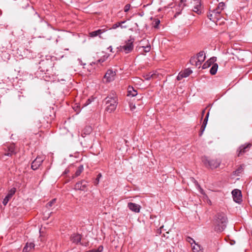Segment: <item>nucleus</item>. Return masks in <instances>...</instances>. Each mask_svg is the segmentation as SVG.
Instances as JSON below:
<instances>
[{
	"mask_svg": "<svg viewBox=\"0 0 252 252\" xmlns=\"http://www.w3.org/2000/svg\"><path fill=\"white\" fill-rule=\"evenodd\" d=\"M153 76H154V74H151V73H149L148 74H144L143 77L144 78V79L145 80H149L151 78H152Z\"/></svg>",
	"mask_w": 252,
	"mask_h": 252,
	"instance_id": "obj_27",
	"label": "nucleus"
},
{
	"mask_svg": "<svg viewBox=\"0 0 252 252\" xmlns=\"http://www.w3.org/2000/svg\"><path fill=\"white\" fill-rule=\"evenodd\" d=\"M221 11V10L218 9V7H217L216 9L211 11V12L213 13L214 16L216 18V19L219 20L220 17V15Z\"/></svg>",
	"mask_w": 252,
	"mask_h": 252,
	"instance_id": "obj_19",
	"label": "nucleus"
},
{
	"mask_svg": "<svg viewBox=\"0 0 252 252\" xmlns=\"http://www.w3.org/2000/svg\"><path fill=\"white\" fill-rule=\"evenodd\" d=\"M102 33V30L99 29V30H96L95 31L92 32H91L90 33V35L91 37H95V36H96Z\"/></svg>",
	"mask_w": 252,
	"mask_h": 252,
	"instance_id": "obj_23",
	"label": "nucleus"
},
{
	"mask_svg": "<svg viewBox=\"0 0 252 252\" xmlns=\"http://www.w3.org/2000/svg\"><path fill=\"white\" fill-rule=\"evenodd\" d=\"M227 223V218L225 214L223 213L217 214L213 221L214 230L217 232H222L225 228Z\"/></svg>",
	"mask_w": 252,
	"mask_h": 252,
	"instance_id": "obj_1",
	"label": "nucleus"
},
{
	"mask_svg": "<svg viewBox=\"0 0 252 252\" xmlns=\"http://www.w3.org/2000/svg\"><path fill=\"white\" fill-rule=\"evenodd\" d=\"M81 240V236L79 234H73L71 235L70 236V240L72 243H75L76 244H78L79 243L82 245H85V246H87V245H84L83 243H80Z\"/></svg>",
	"mask_w": 252,
	"mask_h": 252,
	"instance_id": "obj_12",
	"label": "nucleus"
},
{
	"mask_svg": "<svg viewBox=\"0 0 252 252\" xmlns=\"http://www.w3.org/2000/svg\"><path fill=\"white\" fill-rule=\"evenodd\" d=\"M170 6H171V4H169L168 5V6L167 7H170Z\"/></svg>",
	"mask_w": 252,
	"mask_h": 252,
	"instance_id": "obj_53",
	"label": "nucleus"
},
{
	"mask_svg": "<svg viewBox=\"0 0 252 252\" xmlns=\"http://www.w3.org/2000/svg\"><path fill=\"white\" fill-rule=\"evenodd\" d=\"M106 111L109 113L114 112L118 105V97L115 92H112L105 98Z\"/></svg>",
	"mask_w": 252,
	"mask_h": 252,
	"instance_id": "obj_2",
	"label": "nucleus"
},
{
	"mask_svg": "<svg viewBox=\"0 0 252 252\" xmlns=\"http://www.w3.org/2000/svg\"><path fill=\"white\" fill-rule=\"evenodd\" d=\"M192 249L193 250L194 252H198L200 250V247L199 245L196 244L195 243L194 244V245H192Z\"/></svg>",
	"mask_w": 252,
	"mask_h": 252,
	"instance_id": "obj_25",
	"label": "nucleus"
},
{
	"mask_svg": "<svg viewBox=\"0 0 252 252\" xmlns=\"http://www.w3.org/2000/svg\"><path fill=\"white\" fill-rule=\"evenodd\" d=\"M125 23V21H122V22H117V23H115V24H114L113 25L112 29H117V28H118L119 27H121V28H126V26H122V24H124Z\"/></svg>",
	"mask_w": 252,
	"mask_h": 252,
	"instance_id": "obj_22",
	"label": "nucleus"
},
{
	"mask_svg": "<svg viewBox=\"0 0 252 252\" xmlns=\"http://www.w3.org/2000/svg\"><path fill=\"white\" fill-rule=\"evenodd\" d=\"M87 187V182L82 180L77 183L75 185V189L78 190H85Z\"/></svg>",
	"mask_w": 252,
	"mask_h": 252,
	"instance_id": "obj_13",
	"label": "nucleus"
},
{
	"mask_svg": "<svg viewBox=\"0 0 252 252\" xmlns=\"http://www.w3.org/2000/svg\"><path fill=\"white\" fill-rule=\"evenodd\" d=\"M130 6H131V5L130 4H126L124 7V11L125 12H127L129 11V10L130 8Z\"/></svg>",
	"mask_w": 252,
	"mask_h": 252,
	"instance_id": "obj_36",
	"label": "nucleus"
},
{
	"mask_svg": "<svg viewBox=\"0 0 252 252\" xmlns=\"http://www.w3.org/2000/svg\"><path fill=\"white\" fill-rule=\"evenodd\" d=\"M192 5V10L199 14L201 13L202 7L200 0H193L191 2Z\"/></svg>",
	"mask_w": 252,
	"mask_h": 252,
	"instance_id": "obj_5",
	"label": "nucleus"
},
{
	"mask_svg": "<svg viewBox=\"0 0 252 252\" xmlns=\"http://www.w3.org/2000/svg\"><path fill=\"white\" fill-rule=\"evenodd\" d=\"M102 175L101 173H99L97 176V178L95 179V181H94V184L97 185L99 181V179L101 177Z\"/></svg>",
	"mask_w": 252,
	"mask_h": 252,
	"instance_id": "obj_34",
	"label": "nucleus"
},
{
	"mask_svg": "<svg viewBox=\"0 0 252 252\" xmlns=\"http://www.w3.org/2000/svg\"><path fill=\"white\" fill-rule=\"evenodd\" d=\"M16 189L15 188H12L9 191L7 195L5 196L7 198L10 199L12 196L15 194Z\"/></svg>",
	"mask_w": 252,
	"mask_h": 252,
	"instance_id": "obj_24",
	"label": "nucleus"
},
{
	"mask_svg": "<svg viewBox=\"0 0 252 252\" xmlns=\"http://www.w3.org/2000/svg\"><path fill=\"white\" fill-rule=\"evenodd\" d=\"M202 161L206 166L209 167L211 169L218 167L221 162L220 159H212L209 160L206 157L202 158Z\"/></svg>",
	"mask_w": 252,
	"mask_h": 252,
	"instance_id": "obj_4",
	"label": "nucleus"
},
{
	"mask_svg": "<svg viewBox=\"0 0 252 252\" xmlns=\"http://www.w3.org/2000/svg\"><path fill=\"white\" fill-rule=\"evenodd\" d=\"M127 207L130 211L136 213H139L141 208L140 205L132 202L128 203Z\"/></svg>",
	"mask_w": 252,
	"mask_h": 252,
	"instance_id": "obj_10",
	"label": "nucleus"
},
{
	"mask_svg": "<svg viewBox=\"0 0 252 252\" xmlns=\"http://www.w3.org/2000/svg\"><path fill=\"white\" fill-rule=\"evenodd\" d=\"M48 218H49V217H44V219L47 220Z\"/></svg>",
	"mask_w": 252,
	"mask_h": 252,
	"instance_id": "obj_50",
	"label": "nucleus"
},
{
	"mask_svg": "<svg viewBox=\"0 0 252 252\" xmlns=\"http://www.w3.org/2000/svg\"><path fill=\"white\" fill-rule=\"evenodd\" d=\"M105 59L101 58L97 61L96 63H103L105 61Z\"/></svg>",
	"mask_w": 252,
	"mask_h": 252,
	"instance_id": "obj_45",
	"label": "nucleus"
},
{
	"mask_svg": "<svg viewBox=\"0 0 252 252\" xmlns=\"http://www.w3.org/2000/svg\"><path fill=\"white\" fill-rule=\"evenodd\" d=\"M68 171H69V170H68L66 169V170H65V173H67V172H68Z\"/></svg>",
	"mask_w": 252,
	"mask_h": 252,
	"instance_id": "obj_49",
	"label": "nucleus"
},
{
	"mask_svg": "<svg viewBox=\"0 0 252 252\" xmlns=\"http://www.w3.org/2000/svg\"><path fill=\"white\" fill-rule=\"evenodd\" d=\"M137 94V92L133 87L129 86L127 89V95L135 96Z\"/></svg>",
	"mask_w": 252,
	"mask_h": 252,
	"instance_id": "obj_17",
	"label": "nucleus"
},
{
	"mask_svg": "<svg viewBox=\"0 0 252 252\" xmlns=\"http://www.w3.org/2000/svg\"><path fill=\"white\" fill-rule=\"evenodd\" d=\"M209 112H208L207 114H206V116L203 122V123L202 124V126H206V125L207 124V122H208V117H209Z\"/></svg>",
	"mask_w": 252,
	"mask_h": 252,
	"instance_id": "obj_29",
	"label": "nucleus"
},
{
	"mask_svg": "<svg viewBox=\"0 0 252 252\" xmlns=\"http://www.w3.org/2000/svg\"><path fill=\"white\" fill-rule=\"evenodd\" d=\"M225 6V4L223 2H220L218 4L217 7L218 9H220L222 11L224 9Z\"/></svg>",
	"mask_w": 252,
	"mask_h": 252,
	"instance_id": "obj_32",
	"label": "nucleus"
},
{
	"mask_svg": "<svg viewBox=\"0 0 252 252\" xmlns=\"http://www.w3.org/2000/svg\"><path fill=\"white\" fill-rule=\"evenodd\" d=\"M251 146L250 144H248L246 145H242L239 147V149L238 150V156L239 157L241 155H243L246 151V149L250 148Z\"/></svg>",
	"mask_w": 252,
	"mask_h": 252,
	"instance_id": "obj_16",
	"label": "nucleus"
},
{
	"mask_svg": "<svg viewBox=\"0 0 252 252\" xmlns=\"http://www.w3.org/2000/svg\"><path fill=\"white\" fill-rule=\"evenodd\" d=\"M84 133L86 134V131L87 132V134L90 133L92 131V128L90 126H88L85 128L84 129Z\"/></svg>",
	"mask_w": 252,
	"mask_h": 252,
	"instance_id": "obj_39",
	"label": "nucleus"
},
{
	"mask_svg": "<svg viewBox=\"0 0 252 252\" xmlns=\"http://www.w3.org/2000/svg\"><path fill=\"white\" fill-rule=\"evenodd\" d=\"M205 111H206V109H204V110H202V118L204 116V114L205 113Z\"/></svg>",
	"mask_w": 252,
	"mask_h": 252,
	"instance_id": "obj_48",
	"label": "nucleus"
},
{
	"mask_svg": "<svg viewBox=\"0 0 252 252\" xmlns=\"http://www.w3.org/2000/svg\"><path fill=\"white\" fill-rule=\"evenodd\" d=\"M216 61V57H213L209 59V60L207 61V62H209L210 63V64L215 62Z\"/></svg>",
	"mask_w": 252,
	"mask_h": 252,
	"instance_id": "obj_41",
	"label": "nucleus"
},
{
	"mask_svg": "<svg viewBox=\"0 0 252 252\" xmlns=\"http://www.w3.org/2000/svg\"><path fill=\"white\" fill-rule=\"evenodd\" d=\"M56 201V199H55H55H52L51 201H50V202H49L47 204V205H46L47 207H48H48H52V206H53V205L54 203H55Z\"/></svg>",
	"mask_w": 252,
	"mask_h": 252,
	"instance_id": "obj_31",
	"label": "nucleus"
},
{
	"mask_svg": "<svg viewBox=\"0 0 252 252\" xmlns=\"http://www.w3.org/2000/svg\"><path fill=\"white\" fill-rule=\"evenodd\" d=\"M16 153L15 145L14 144H10L7 147L6 149H5L4 155L11 157L12 155H15Z\"/></svg>",
	"mask_w": 252,
	"mask_h": 252,
	"instance_id": "obj_9",
	"label": "nucleus"
},
{
	"mask_svg": "<svg viewBox=\"0 0 252 252\" xmlns=\"http://www.w3.org/2000/svg\"><path fill=\"white\" fill-rule=\"evenodd\" d=\"M134 42V39L131 37H129L128 39L125 41L124 44L120 46L118 49L120 51L124 52L126 54H128L133 50Z\"/></svg>",
	"mask_w": 252,
	"mask_h": 252,
	"instance_id": "obj_3",
	"label": "nucleus"
},
{
	"mask_svg": "<svg viewBox=\"0 0 252 252\" xmlns=\"http://www.w3.org/2000/svg\"><path fill=\"white\" fill-rule=\"evenodd\" d=\"M160 20L158 19H155V20L153 21V27L155 28H156V29H158V25L159 24H160Z\"/></svg>",
	"mask_w": 252,
	"mask_h": 252,
	"instance_id": "obj_26",
	"label": "nucleus"
},
{
	"mask_svg": "<svg viewBox=\"0 0 252 252\" xmlns=\"http://www.w3.org/2000/svg\"><path fill=\"white\" fill-rule=\"evenodd\" d=\"M205 127H206V126H202V125L201 126L200 129L199 133V135L200 136H201L203 134V132L205 129Z\"/></svg>",
	"mask_w": 252,
	"mask_h": 252,
	"instance_id": "obj_37",
	"label": "nucleus"
},
{
	"mask_svg": "<svg viewBox=\"0 0 252 252\" xmlns=\"http://www.w3.org/2000/svg\"><path fill=\"white\" fill-rule=\"evenodd\" d=\"M192 72V70L189 68L186 69L184 71H181L178 75L177 77V79L178 80H181L183 78H186L188 77L191 73Z\"/></svg>",
	"mask_w": 252,
	"mask_h": 252,
	"instance_id": "obj_11",
	"label": "nucleus"
},
{
	"mask_svg": "<svg viewBox=\"0 0 252 252\" xmlns=\"http://www.w3.org/2000/svg\"><path fill=\"white\" fill-rule=\"evenodd\" d=\"M9 199L7 198V197H5L3 201V204L4 205H6L8 202L9 201Z\"/></svg>",
	"mask_w": 252,
	"mask_h": 252,
	"instance_id": "obj_42",
	"label": "nucleus"
},
{
	"mask_svg": "<svg viewBox=\"0 0 252 252\" xmlns=\"http://www.w3.org/2000/svg\"><path fill=\"white\" fill-rule=\"evenodd\" d=\"M103 250V247L99 246L97 249H94L85 252H101Z\"/></svg>",
	"mask_w": 252,
	"mask_h": 252,
	"instance_id": "obj_28",
	"label": "nucleus"
},
{
	"mask_svg": "<svg viewBox=\"0 0 252 252\" xmlns=\"http://www.w3.org/2000/svg\"><path fill=\"white\" fill-rule=\"evenodd\" d=\"M187 241L191 244V246L195 243V241L190 237H188L187 238Z\"/></svg>",
	"mask_w": 252,
	"mask_h": 252,
	"instance_id": "obj_38",
	"label": "nucleus"
},
{
	"mask_svg": "<svg viewBox=\"0 0 252 252\" xmlns=\"http://www.w3.org/2000/svg\"><path fill=\"white\" fill-rule=\"evenodd\" d=\"M195 57L197 58V60H198V61L202 63L205 61L206 58L205 55L203 51H200L197 54L196 56Z\"/></svg>",
	"mask_w": 252,
	"mask_h": 252,
	"instance_id": "obj_18",
	"label": "nucleus"
},
{
	"mask_svg": "<svg viewBox=\"0 0 252 252\" xmlns=\"http://www.w3.org/2000/svg\"><path fill=\"white\" fill-rule=\"evenodd\" d=\"M233 200L236 203H240L242 201L241 192L238 189H235L232 191Z\"/></svg>",
	"mask_w": 252,
	"mask_h": 252,
	"instance_id": "obj_7",
	"label": "nucleus"
},
{
	"mask_svg": "<svg viewBox=\"0 0 252 252\" xmlns=\"http://www.w3.org/2000/svg\"><path fill=\"white\" fill-rule=\"evenodd\" d=\"M44 159L40 157H37V158L32 162L31 167L35 170L39 168L43 162Z\"/></svg>",
	"mask_w": 252,
	"mask_h": 252,
	"instance_id": "obj_8",
	"label": "nucleus"
},
{
	"mask_svg": "<svg viewBox=\"0 0 252 252\" xmlns=\"http://www.w3.org/2000/svg\"><path fill=\"white\" fill-rule=\"evenodd\" d=\"M84 170V167L83 165H80L79 166H78L76 171L75 172V173L74 175L72 176L73 178H75L76 177H78L80 175V174L82 172V171Z\"/></svg>",
	"mask_w": 252,
	"mask_h": 252,
	"instance_id": "obj_20",
	"label": "nucleus"
},
{
	"mask_svg": "<svg viewBox=\"0 0 252 252\" xmlns=\"http://www.w3.org/2000/svg\"><path fill=\"white\" fill-rule=\"evenodd\" d=\"M129 106H130V110L131 111H133L136 108L135 105L134 104H133L132 103H130L129 104Z\"/></svg>",
	"mask_w": 252,
	"mask_h": 252,
	"instance_id": "obj_43",
	"label": "nucleus"
},
{
	"mask_svg": "<svg viewBox=\"0 0 252 252\" xmlns=\"http://www.w3.org/2000/svg\"><path fill=\"white\" fill-rule=\"evenodd\" d=\"M242 171V167H239L235 171V174L238 175L239 173H240Z\"/></svg>",
	"mask_w": 252,
	"mask_h": 252,
	"instance_id": "obj_40",
	"label": "nucleus"
},
{
	"mask_svg": "<svg viewBox=\"0 0 252 252\" xmlns=\"http://www.w3.org/2000/svg\"><path fill=\"white\" fill-rule=\"evenodd\" d=\"M199 191H200V192L202 194L205 195L206 196V197H207V196L205 194V192H204L203 189H201L200 186H199Z\"/></svg>",
	"mask_w": 252,
	"mask_h": 252,
	"instance_id": "obj_44",
	"label": "nucleus"
},
{
	"mask_svg": "<svg viewBox=\"0 0 252 252\" xmlns=\"http://www.w3.org/2000/svg\"><path fill=\"white\" fill-rule=\"evenodd\" d=\"M91 101L90 100V99H88L86 102V103L84 104V106H86V105H88V104H89L90 103H91Z\"/></svg>",
	"mask_w": 252,
	"mask_h": 252,
	"instance_id": "obj_46",
	"label": "nucleus"
},
{
	"mask_svg": "<svg viewBox=\"0 0 252 252\" xmlns=\"http://www.w3.org/2000/svg\"><path fill=\"white\" fill-rule=\"evenodd\" d=\"M116 75L115 71H113L111 69H108L104 75V79L106 80V82L109 83L114 80Z\"/></svg>",
	"mask_w": 252,
	"mask_h": 252,
	"instance_id": "obj_6",
	"label": "nucleus"
},
{
	"mask_svg": "<svg viewBox=\"0 0 252 252\" xmlns=\"http://www.w3.org/2000/svg\"><path fill=\"white\" fill-rule=\"evenodd\" d=\"M218 65L217 63H214L210 70V73L212 75H215L217 71Z\"/></svg>",
	"mask_w": 252,
	"mask_h": 252,
	"instance_id": "obj_21",
	"label": "nucleus"
},
{
	"mask_svg": "<svg viewBox=\"0 0 252 252\" xmlns=\"http://www.w3.org/2000/svg\"><path fill=\"white\" fill-rule=\"evenodd\" d=\"M211 65L210 63L209 62H206L205 63L202 65V69H205L209 67Z\"/></svg>",
	"mask_w": 252,
	"mask_h": 252,
	"instance_id": "obj_35",
	"label": "nucleus"
},
{
	"mask_svg": "<svg viewBox=\"0 0 252 252\" xmlns=\"http://www.w3.org/2000/svg\"><path fill=\"white\" fill-rule=\"evenodd\" d=\"M208 203H209L210 204H211V200H209V201H208Z\"/></svg>",
	"mask_w": 252,
	"mask_h": 252,
	"instance_id": "obj_51",
	"label": "nucleus"
},
{
	"mask_svg": "<svg viewBox=\"0 0 252 252\" xmlns=\"http://www.w3.org/2000/svg\"><path fill=\"white\" fill-rule=\"evenodd\" d=\"M34 244L32 242L27 243L26 246L24 247L23 252H30L32 251L34 248Z\"/></svg>",
	"mask_w": 252,
	"mask_h": 252,
	"instance_id": "obj_14",
	"label": "nucleus"
},
{
	"mask_svg": "<svg viewBox=\"0 0 252 252\" xmlns=\"http://www.w3.org/2000/svg\"><path fill=\"white\" fill-rule=\"evenodd\" d=\"M190 63L199 68L200 67L202 63L200 62L195 56L192 57L190 59Z\"/></svg>",
	"mask_w": 252,
	"mask_h": 252,
	"instance_id": "obj_15",
	"label": "nucleus"
},
{
	"mask_svg": "<svg viewBox=\"0 0 252 252\" xmlns=\"http://www.w3.org/2000/svg\"><path fill=\"white\" fill-rule=\"evenodd\" d=\"M108 50H109L110 52H113V48H112V47L111 46H110L108 48Z\"/></svg>",
	"mask_w": 252,
	"mask_h": 252,
	"instance_id": "obj_47",
	"label": "nucleus"
},
{
	"mask_svg": "<svg viewBox=\"0 0 252 252\" xmlns=\"http://www.w3.org/2000/svg\"><path fill=\"white\" fill-rule=\"evenodd\" d=\"M143 47L144 48V50L145 52H149L151 50V46L150 44L146 46H143Z\"/></svg>",
	"mask_w": 252,
	"mask_h": 252,
	"instance_id": "obj_33",
	"label": "nucleus"
},
{
	"mask_svg": "<svg viewBox=\"0 0 252 252\" xmlns=\"http://www.w3.org/2000/svg\"><path fill=\"white\" fill-rule=\"evenodd\" d=\"M185 0H181V1L182 2H184V1H185Z\"/></svg>",
	"mask_w": 252,
	"mask_h": 252,
	"instance_id": "obj_52",
	"label": "nucleus"
},
{
	"mask_svg": "<svg viewBox=\"0 0 252 252\" xmlns=\"http://www.w3.org/2000/svg\"><path fill=\"white\" fill-rule=\"evenodd\" d=\"M208 17L210 19V20L215 21L216 18L214 16L213 13L210 12L209 14L208 15Z\"/></svg>",
	"mask_w": 252,
	"mask_h": 252,
	"instance_id": "obj_30",
	"label": "nucleus"
}]
</instances>
